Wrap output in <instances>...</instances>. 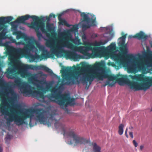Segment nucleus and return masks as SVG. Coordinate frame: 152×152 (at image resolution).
<instances>
[{
    "label": "nucleus",
    "instance_id": "cd10ccee",
    "mask_svg": "<svg viewBox=\"0 0 152 152\" xmlns=\"http://www.w3.org/2000/svg\"><path fill=\"white\" fill-rule=\"evenodd\" d=\"M10 91L7 92V94L8 95H9L10 94V92L11 93V95L12 96V97H10V98L12 100H14L15 99L17 98V94L15 92L14 90L12 88H10L9 89Z\"/></svg>",
    "mask_w": 152,
    "mask_h": 152
},
{
    "label": "nucleus",
    "instance_id": "f8f14e48",
    "mask_svg": "<svg viewBox=\"0 0 152 152\" xmlns=\"http://www.w3.org/2000/svg\"><path fill=\"white\" fill-rule=\"evenodd\" d=\"M28 64H23L21 66L19 65H14L10 67L7 69L9 74L15 73L17 70L18 71V73L20 76L24 78L27 77L31 75V73L28 70Z\"/></svg>",
    "mask_w": 152,
    "mask_h": 152
},
{
    "label": "nucleus",
    "instance_id": "a18cd8bd",
    "mask_svg": "<svg viewBox=\"0 0 152 152\" xmlns=\"http://www.w3.org/2000/svg\"><path fill=\"white\" fill-rule=\"evenodd\" d=\"M98 37L97 34L95 33L92 34L91 36V38L94 39Z\"/></svg>",
    "mask_w": 152,
    "mask_h": 152
},
{
    "label": "nucleus",
    "instance_id": "de8ad7c7",
    "mask_svg": "<svg viewBox=\"0 0 152 152\" xmlns=\"http://www.w3.org/2000/svg\"><path fill=\"white\" fill-rule=\"evenodd\" d=\"M53 16L54 18H55V15H53L52 14H50V15L49 16V17H48V20L49 19H50V18L52 17V16Z\"/></svg>",
    "mask_w": 152,
    "mask_h": 152
},
{
    "label": "nucleus",
    "instance_id": "680f3d73",
    "mask_svg": "<svg viewBox=\"0 0 152 152\" xmlns=\"http://www.w3.org/2000/svg\"><path fill=\"white\" fill-rule=\"evenodd\" d=\"M127 129H126L125 130V133L127 132Z\"/></svg>",
    "mask_w": 152,
    "mask_h": 152
},
{
    "label": "nucleus",
    "instance_id": "c85d7f7f",
    "mask_svg": "<svg viewBox=\"0 0 152 152\" xmlns=\"http://www.w3.org/2000/svg\"><path fill=\"white\" fill-rule=\"evenodd\" d=\"M106 49L109 51H112L115 50L116 49V44L115 43H112L110 45L107 47Z\"/></svg>",
    "mask_w": 152,
    "mask_h": 152
},
{
    "label": "nucleus",
    "instance_id": "37998d69",
    "mask_svg": "<svg viewBox=\"0 0 152 152\" xmlns=\"http://www.w3.org/2000/svg\"><path fill=\"white\" fill-rule=\"evenodd\" d=\"M2 105H10L7 102L6 99L5 98H4L2 99Z\"/></svg>",
    "mask_w": 152,
    "mask_h": 152
},
{
    "label": "nucleus",
    "instance_id": "c03bdc74",
    "mask_svg": "<svg viewBox=\"0 0 152 152\" xmlns=\"http://www.w3.org/2000/svg\"><path fill=\"white\" fill-rule=\"evenodd\" d=\"M80 39H79L78 37H76L73 41L75 44L79 45L81 44V43H80Z\"/></svg>",
    "mask_w": 152,
    "mask_h": 152
},
{
    "label": "nucleus",
    "instance_id": "412c9836",
    "mask_svg": "<svg viewBox=\"0 0 152 152\" xmlns=\"http://www.w3.org/2000/svg\"><path fill=\"white\" fill-rule=\"evenodd\" d=\"M31 94L26 95H24L25 96H30L31 95L34 98H35L37 99L39 98H42L43 96V93L42 92L39 91H38L36 90H35L33 91L32 90V88L31 86Z\"/></svg>",
    "mask_w": 152,
    "mask_h": 152
},
{
    "label": "nucleus",
    "instance_id": "393cba45",
    "mask_svg": "<svg viewBox=\"0 0 152 152\" xmlns=\"http://www.w3.org/2000/svg\"><path fill=\"white\" fill-rule=\"evenodd\" d=\"M43 98V102L47 104H49L51 101H53L52 97L51 94H50L48 95L44 96L42 97Z\"/></svg>",
    "mask_w": 152,
    "mask_h": 152
},
{
    "label": "nucleus",
    "instance_id": "e2e57ef3",
    "mask_svg": "<svg viewBox=\"0 0 152 152\" xmlns=\"http://www.w3.org/2000/svg\"><path fill=\"white\" fill-rule=\"evenodd\" d=\"M80 69V67H79L77 68V70H79Z\"/></svg>",
    "mask_w": 152,
    "mask_h": 152
},
{
    "label": "nucleus",
    "instance_id": "13d9d810",
    "mask_svg": "<svg viewBox=\"0 0 152 152\" xmlns=\"http://www.w3.org/2000/svg\"><path fill=\"white\" fill-rule=\"evenodd\" d=\"M72 36H71L70 37V39H71V41H72Z\"/></svg>",
    "mask_w": 152,
    "mask_h": 152
},
{
    "label": "nucleus",
    "instance_id": "7ed1b4c3",
    "mask_svg": "<svg viewBox=\"0 0 152 152\" xmlns=\"http://www.w3.org/2000/svg\"><path fill=\"white\" fill-rule=\"evenodd\" d=\"M141 57L142 56L140 55V58H141ZM144 57L146 58L144 61L141 58L135 60L136 59V56L131 55L130 58L126 60V67L128 72H136L137 68L139 70H145L146 68L152 67V54L149 53L147 55L145 54Z\"/></svg>",
    "mask_w": 152,
    "mask_h": 152
},
{
    "label": "nucleus",
    "instance_id": "79ce46f5",
    "mask_svg": "<svg viewBox=\"0 0 152 152\" xmlns=\"http://www.w3.org/2000/svg\"><path fill=\"white\" fill-rule=\"evenodd\" d=\"M4 20H5V23H9L13 19V17L12 16H8L4 17Z\"/></svg>",
    "mask_w": 152,
    "mask_h": 152
},
{
    "label": "nucleus",
    "instance_id": "09e8293b",
    "mask_svg": "<svg viewBox=\"0 0 152 152\" xmlns=\"http://www.w3.org/2000/svg\"><path fill=\"white\" fill-rule=\"evenodd\" d=\"M133 143L135 147H137L138 145V144L137 142L135 140H134L133 141Z\"/></svg>",
    "mask_w": 152,
    "mask_h": 152
},
{
    "label": "nucleus",
    "instance_id": "774afa93",
    "mask_svg": "<svg viewBox=\"0 0 152 152\" xmlns=\"http://www.w3.org/2000/svg\"><path fill=\"white\" fill-rule=\"evenodd\" d=\"M6 90L7 91V89H6Z\"/></svg>",
    "mask_w": 152,
    "mask_h": 152
},
{
    "label": "nucleus",
    "instance_id": "9d476101",
    "mask_svg": "<svg viewBox=\"0 0 152 152\" xmlns=\"http://www.w3.org/2000/svg\"><path fill=\"white\" fill-rule=\"evenodd\" d=\"M80 13V16L84 19L81 23V26L83 30H86L90 28L91 26H95L96 24V18L95 16L93 15L91 18L90 15L92 16L89 13L86 14L85 12H81L79 10H77Z\"/></svg>",
    "mask_w": 152,
    "mask_h": 152
},
{
    "label": "nucleus",
    "instance_id": "8fccbe9b",
    "mask_svg": "<svg viewBox=\"0 0 152 152\" xmlns=\"http://www.w3.org/2000/svg\"><path fill=\"white\" fill-rule=\"evenodd\" d=\"M129 134L131 137L133 138V132H129Z\"/></svg>",
    "mask_w": 152,
    "mask_h": 152
},
{
    "label": "nucleus",
    "instance_id": "49530a36",
    "mask_svg": "<svg viewBox=\"0 0 152 152\" xmlns=\"http://www.w3.org/2000/svg\"><path fill=\"white\" fill-rule=\"evenodd\" d=\"M41 19L43 21L45 22L46 20H48V17L47 16L43 17Z\"/></svg>",
    "mask_w": 152,
    "mask_h": 152
},
{
    "label": "nucleus",
    "instance_id": "9b49d317",
    "mask_svg": "<svg viewBox=\"0 0 152 152\" xmlns=\"http://www.w3.org/2000/svg\"><path fill=\"white\" fill-rule=\"evenodd\" d=\"M21 21H19L18 18L16 20L14 21L11 22V25L12 26V31L15 34L17 35L16 39H19L21 38H24L25 40L28 42V43L30 42L31 43L34 41V39L33 37H29L25 33L22 32L20 31H18V25L17 23H19Z\"/></svg>",
    "mask_w": 152,
    "mask_h": 152
},
{
    "label": "nucleus",
    "instance_id": "bb28decb",
    "mask_svg": "<svg viewBox=\"0 0 152 152\" xmlns=\"http://www.w3.org/2000/svg\"><path fill=\"white\" fill-rule=\"evenodd\" d=\"M144 33L142 31H140V33L136 34V35L134 36V38H137L139 40H142V39L144 40H146L148 38V36H145L144 37Z\"/></svg>",
    "mask_w": 152,
    "mask_h": 152
},
{
    "label": "nucleus",
    "instance_id": "69168bd1",
    "mask_svg": "<svg viewBox=\"0 0 152 152\" xmlns=\"http://www.w3.org/2000/svg\"><path fill=\"white\" fill-rule=\"evenodd\" d=\"M48 34V35H50V34Z\"/></svg>",
    "mask_w": 152,
    "mask_h": 152
},
{
    "label": "nucleus",
    "instance_id": "6e6552de",
    "mask_svg": "<svg viewBox=\"0 0 152 152\" xmlns=\"http://www.w3.org/2000/svg\"><path fill=\"white\" fill-rule=\"evenodd\" d=\"M64 89V88L62 86H59L57 88H54L51 91V95L53 99H55L53 100V102L56 103L63 108L65 102L66 95L62 94Z\"/></svg>",
    "mask_w": 152,
    "mask_h": 152
},
{
    "label": "nucleus",
    "instance_id": "39448f33",
    "mask_svg": "<svg viewBox=\"0 0 152 152\" xmlns=\"http://www.w3.org/2000/svg\"><path fill=\"white\" fill-rule=\"evenodd\" d=\"M105 65V62L101 61L98 63H96L93 68H90V66L87 65L85 68H83V71L86 72L88 73L96 74L99 75L98 76L99 80H103L104 79L108 78L109 81L115 80L117 77L116 76L109 75L108 72L102 66H104Z\"/></svg>",
    "mask_w": 152,
    "mask_h": 152
},
{
    "label": "nucleus",
    "instance_id": "c9c22d12",
    "mask_svg": "<svg viewBox=\"0 0 152 152\" xmlns=\"http://www.w3.org/2000/svg\"><path fill=\"white\" fill-rule=\"evenodd\" d=\"M45 25L44 23H41V25H40L38 27V29L37 30V31L38 30H39V29H40L41 31L43 33H47V32L46 31H45Z\"/></svg>",
    "mask_w": 152,
    "mask_h": 152
},
{
    "label": "nucleus",
    "instance_id": "5fc2aeb1",
    "mask_svg": "<svg viewBox=\"0 0 152 152\" xmlns=\"http://www.w3.org/2000/svg\"><path fill=\"white\" fill-rule=\"evenodd\" d=\"M134 36L133 37L132 35H129V36L128 38H129V39H131L133 37L134 38Z\"/></svg>",
    "mask_w": 152,
    "mask_h": 152
},
{
    "label": "nucleus",
    "instance_id": "f03ea898",
    "mask_svg": "<svg viewBox=\"0 0 152 152\" xmlns=\"http://www.w3.org/2000/svg\"><path fill=\"white\" fill-rule=\"evenodd\" d=\"M36 45L39 50L42 52V58L37 54L38 52L37 49L30 42L23 48H12V51L15 53V54L13 55V56L14 58L19 59L26 55L28 56L30 61L31 62H37L43 58L50 57V52L46 49L44 45L38 42L36 43Z\"/></svg>",
    "mask_w": 152,
    "mask_h": 152
},
{
    "label": "nucleus",
    "instance_id": "0e129e2a",
    "mask_svg": "<svg viewBox=\"0 0 152 152\" xmlns=\"http://www.w3.org/2000/svg\"><path fill=\"white\" fill-rule=\"evenodd\" d=\"M71 75V76H72V75Z\"/></svg>",
    "mask_w": 152,
    "mask_h": 152
},
{
    "label": "nucleus",
    "instance_id": "864d4df0",
    "mask_svg": "<svg viewBox=\"0 0 152 152\" xmlns=\"http://www.w3.org/2000/svg\"><path fill=\"white\" fill-rule=\"evenodd\" d=\"M143 148H144L143 146L142 145H140V150H142L143 149Z\"/></svg>",
    "mask_w": 152,
    "mask_h": 152
},
{
    "label": "nucleus",
    "instance_id": "bf43d9fd",
    "mask_svg": "<svg viewBox=\"0 0 152 152\" xmlns=\"http://www.w3.org/2000/svg\"><path fill=\"white\" fill-rule=\"evenodd\" d=\"M150 45H151V47H152V43L150 42Z\"/></svg>",
    "mask_w": 152,
    "mask_h": 152
},
{
    "label": "nucleus",
    "instance_id": "4be33fe9",
    "mask_svg": "<svg viewBox=\"0 0 152 152\" xmlns=\"http://www.w3.org/2000/svg\"><path fill=\"white\" fill-rule=\"evenodd\" d=\"M75 10L72 9H68L65 11L63 12L58 15V19L61 24L62 25L64 24L68 27H70V25H69V24L65 20V19L62 18H61V16L62 15H64L65 13H66V12L69 11L70 10Z\"/></svg>",
    "mask_w": 152,
    "mask_h": 152
},
{
    "label": "nucleus",
    "instance_id": "4468645a",
    "mask_svg": "<svg viewBox=\"0 0 152 152\" xmlns=\"http://www.w3.org/2000/svg\"><path fill=\"white\" fill-rule=\"evenodd\" d=\"M128 86L129 89L134 91L143 90L146 91L151 87L149 82H143L140 84L136 81L129 80Z\"/></svg>",
    "mask_w": 152,
    "mask_h": 152
},
{
    "label": "nucleus",
    "instance_id": "dca6fc26",
    "mask_svg": "<svg viewBox=\"0 0 152 152\" xmlns=\"http://www.w3.org/2000/svg\"><path fill=\"white\" fill-rule=\"evenodd\" d=\"M28 70L29 69L32 70H39L41 69L42 70L47 72L50 74L51 76L54 75L56 76V75L53 73V71L50 69L48 68V67L44 66H35L32 65H28Z\"/></svg>",
    "mask_w": 152,
    "mask_h": 152
},
{
    "label": "nucleus",
    "instance_id": "052dcab7",
    "mask_svg": "<svg viewBox=\"0 0 152 152\" xmlns=\"http://www.w3.org/2000/svg\"><path fill=\"white\" fill-rule=\"evenodd\" d=\"M133 128V127L132 126H131L129 128V129H132Z\"/></svg>",
    "mask_w": 152,
    "mask_h": 152
},
{
    "label": "nucleus",
    "instance_id": "423d86ee",
    "mask_svg": "<svg viewBox=\"0 0 152 152\" xmlns=\"http://www.w3.org/2000/svg\"><path fill=\"white\" fill-rule=\"evenodd\" d=\"M76 50L83 54L84 58L89 59L91 58L102 57L106 54L104 46L92 48L90 47L80 46L76 48Z\"/></svg>",
    "mask_w": 152,
    "mask_h": 152
},
{
    "label": "nucleus",
    "instance_id": "72a5a7b5",
    "mask_svg": "<svg viewBox=\"0 0 152 152\" xmlns=\"http://www.w3.org/2000/svg\"><path fill=\"white\" fill-rule=\"evenodd\" d=\"M39 26V23L37 21H35L33 23H31V25L29 26L31 28L34 29L35 31H37Z\"/></svg>",
    "mask_w": 152,
    "mask_h": 152
},
{
    "label": "nucleus",
    "instance_id": "f704fd0d",
    "mask_svg": "<svg viewBox=\"0 0 152 152\" xmlns=\"http://www.w3.org/2000/svg\"><path fill=\"white\" fill-rule=\"evenodd\" d=\"M6 24L4 17H0V31L3 28L4 25Z\"/></svg>",
    "mask_w": 152,
    "mask_h": 152
},
{
    "label": "nucleus",
    "instance_id": "ea45409f",
    "mask_svg": "<svg viewBox=\"0 0 152 152\" xmlns=\"http://www.w3.org/2000/svg\"><path fill=\"white\" fill-rule=\"evenodd\" d=\"M37 32V35L39 40H40L42 38L44 39L45 38V37L43 36L40 31L38 30Z\"/></svg>",
    "mask_w": 152,
    "mask_h": 152
},
{
    "label": "nucleus",
    "instance_id": "2eb2a0df",
    "mask_svg": "<svg viewBox=\"0 0 152 152\" xmlns=\"http://www.w3.org/2000/svg\"><path fill=\"white\" fill-rule=\"evenodd\" d=\"M71 68L67 67L64 68H63V73L64 75L66 78L67 81L65 83V84L67 85H72L76 84L77 81L75 80L74 78L69 76V74L67 73L70 70Z\"/></svg>",
    "mask_w": 152,
    "mask_h": 152
},
{
    "label": "nucleus",
    "instance_id": "f257e3e1",
    "mask_svg": "<svg viewBox=\"0 0 152 152\" xmlns=\"http://www.w3.org/2000/svg\"><path fill=\"white\" fill-rule=\"evenodd\" d=\"M61 28L58 30V37L59 38H63L66 41H63L61 40L58 42L56 45L57 49H56L54 46L55 41L53 39V43L50 40H48L47 44L49 43L50 45L49 47L50 48L52 53L54 54L58 58H61L63 56V53H65L66 56L68 58L77 61L82 57V56L78 54L77 50L72 49L73 45L69 43L68 40L69 37L66 33V30H64L61 31Z\"/></svg>",
    "mask_w": 152,
    "mask_h": 152
},
{
    "label": "nucleus",
    "instance_id": "f3484780",
    "mask_svg": "<svg viewBox=\"0 0 152 152\" xmlns=\"http://www.w3.org/2000/svg\"><path fill=\"white\" fill-rule=\"evenodd\" d=\"M131 78L133 80H136L138 81H144V82H149L151 87L152 86V78L149 77H145L144 75L141 74L138 75H130Z\"/></svg>",
    "mask_w": 152,
    "mask_h": 152
},
{
    "label": "nucleus",
    "instance_id": "a211bd4d",
    "mask_svg": "<svg viewBox=\"0 0 152 152\" xmlns=\"http://www.w3.org/2000/svg\"><path fill=\"white\" fill-rule=\"evenodd\" d=\"M10 42H7L5 43H3V41L2 43H0V45L2 46H5L7 48V51L9 54L10 58L12 61H14L15 59H17V58H15L13 56V55L15 54V53L12 51V48H16L12 47L10 46Z\"/></svg>",
    "mask_w": 152,
    "mask_h": 152
},
{
    "label": "nucleus",
    "instance_id": "3c124183",
    "mask_svg": "<svg viewBox=\"0 0 152 152\" xmlns=\"http://www.w3.org/2000/svg\"><path fill=\"white\" fill-rule=\"evenodd\" d=\"M78 30V27H76L75 28V29H74V31L75 32L77 31Z\"/></svg>",
    "mask_w": 152,
    "mask_h": 152
},
{
    "label": "nucleus",
    "instance_id": "a19ab883",
    "mask_svg": "<svg viewBox=\"0 0 152 152\" xmlns=\"http://www.w3.org/2000/svg\"><path fill=\"white\" fill-rule=\"evenodd\" d=\"M116 83V82L115 81H113L112 82L110 83V81L109 80L106 81L105 82V84L106 85H109V86H110L111 87H112L114 86L115 84Z\"/></svg>",
    "mask_w": 152,
    "mask_h": 152
},
{
    "label": "nucleus",
    "instance_id": "1a4fd4ad",
    "mask_svg": "<svg viewBox=\"0 0 152 152\" xmlns=\"http://www.w3.org/2000/svg\"><path fill=\"white\" fill-rule=\"evenodd\" d=\"M7 76L9 78L13 79L15 82L17 84L19 87L20 88V91L23 95H26L31 94V86L28 83L23 82H22V80L20 77H15L8 74Z\"/></svg>",
    "mask_w": 152,
    "mask_h": 152
},
{
    "label": "nucleus",
    "instance_id": "aec40b11",
    "mask_svg": "<svg viewBox=\"0 0 152 152\" xmlns=\"http://www.w3.org/2000/svg\"><path fill=\"white\" fill-rule=\"evenodd\" d=\"M111 57L115 61L117 62L121 60V63L124 61V59L121 56V54L119 50H117L114 52L112 54Z\"/></svg>",
    "mask_w": 152,
    "mask_h": 152
},
{
    "label": "nucleus",
    "instance_id": "5701e85b",
    "mask_svg": "<svg viewBox=\"0 0 152 152\" xmlns=\"http://www.w3.org/2000/svg\"><path fill=\"white\" fill-rule=\"evenodd\" d=\"M31 18L34 20H36L38 18V17L35 15L30 16L28 15H26L25 16H22L18 18V20L21 22H24L26 20H28Z\"/></svg>",
    "mask_w": 152,
    "mask_h": 152
},
{
    "label": "nucleus",
    "instance_id": "4d7b16f0",
    "mask_svg": "<svg viewBox=\"0 0 152 152\" xmlns=\"http://www.w3.org/2000/svg\"><path fill=\"white\" fill-rule=\"evenodd\" d=\"M107 85H106L105 84H104V85H102V86H103L104 87H105Z\"/></svg>",
    "mask_w": 152,
    "mask_h": 152
},
{
    "label": "nucleus",
    "instance_id": "4c0bfd02",
    "mask_svg": "<svg viewBox=\"0 0 152 152\" xmlns=\"http://www.w3.org/2000/svg\"><path fill=\"white\" fill-rule=\"evenodd\" d=\"M8 85V84L7 83L3 78H1L0 79V85L2 86L1 88L3 89H4L5 88L3 87V86H7Z\"/></svg>",
    "mask_w": 152,
    "mask_h": 152
},
{
    "label": "nucleus",
    "instance_id": "603ef678",
    "mask_svg": "<svg viewBox=\"0 0 152 152\" xmlns=\"http://www.w3.org/2000/svg\"><path fill=\"white\" fill-rule=\"evenodd\" d=\"M4 124V123L3 122H0V129L1 128L2 125Z\"/></svg>",
    "mask_w": 152,
    "mask_h": 152
},
{
    "label": "nucleus",
    "instance_id": "e433bc0d",
    "mask_svg": "<svg viewBox=\"0 0 152 152\" xmlns=\"http://www.w3.org/2000/svg\"><path fill=\"white\" fill-rule=\"evenodd\" d=\"M12 137V135L7 134L5 138V143L7 144H9Z\"/></svg>",
    "mask_w": 152,
    "mask_h": 152
},
{
    "label": "nucleus",
    "instance_id": "2f4dec72",
    "mask_svg": "<svg viewBox=\"0 0 152 152\" xmlns=\"http://www.w3.org/2000/svg\"><path fill=\"white\" fill-rule=\"evenodd\" d=\"M93 150L94 152H100L101 148L95 142L92 143Z\"/></svg>",
    "mask_w": 152,
    "mask_h": 152
},
{
    "label": "nucleus",
    "instance_id": "473e14b6",
    "mask_svg": "<svg viewBox=\"0 0 152 152\" xmlns=\"http://www.w3.org/2000/svg\"><path fill=\"white\" fill-rule=\"evenodd\" d=\"M50 20L49 19L47 20L46 27L48 31L50 32L53 30V27L52 25L50 23Z\"/></svg>",
    "mask_w": 152,
    "mask_h": 152
},
{
    "label": "nucleus",
    "instance_id": "338daca9",
    "mask_svg": "<svg viewBox=\"0 0 152 152\" xmlns=\"http://www.w3.org/2000/svg\"><path fill=\"white\" fill-rule=\"evenodd\" d=\"M151 111H152V109H151Z\"/></svg>",
    "mask_w": 152,
    "mask_h": 152
},
{
    "label": "nucleus",
    "instance_id": "6e6d98bb",
    "mask_svg": "<svg viewBox=\"0 0 152 152\" xmlns=\"http://www.w3.org/2000/svg\"><path fill=\"white\" fill-rule=\"evenodd\" d=\"M125 135H126V137H127V138H128V135L127 134V132H126V133H125Z\"/></svg>",
    "mask_w": 152,
    "mask_h": 152
},
{
    "label": "nucleus",
    "instance_id": "c756f323",
    "mask_svg": "<svg viewBox=\"0 0 152 152\" xmlns=\"http://www.w3.org/2000/svg\"><path fill=\"white\" fill-rule=\"evenodd\" d=\"M127 35V34H126L119 38L118 39L120 41L119 42L118 44L119 45L123 46L124 44Z\"/></svg>",
    "mask_w": 152,
    "mask_h": 152
},
{
    "label": "nucleus",
    "instance_id": "6ab92c4d",
    "mask_svg": "<svg viewBox=\"0 0 152 152\" xmlns=\"http://www.w3.org/2000/svg\"><path fill=\"white\" fill-rule=\"evenodd\" d=\"M65 102L64 104V107L62 108L61 107V108L64 109L65 107L66 111L67 112H69V110L67 108L68 105L73 106L75 104V100L73 99H71L70 97L68 95H65Z\"/></svg>",
    "mask_w": 152,
    "mask_h": 152
},
{
    "label": "nucleus",
    "instance_id": "58836bf2",
    "mask_svg": "<svg viewBox=\"0 0 152 152\" xmlns=\"http://www.w3.org/2000/svg\"><path fill=\"white\" fill-rule=\"evenodd\" d=\"M124 127V125L122 124H120L119 126L118 132L120 135H122L123 133Z\"/></svg>",
    "mask_w": 152,
    "mask_h": 152
},
{
    "label": "nucleus",
    "instance_id": "b1692460",
    "mask_svg": "<svg viewBox=\"0 0 152 152\" xmlns=\"http://www.w3.org/2000/svg\"><path fill=\"white\" fill-rule=\"evenodd\" d=\"M7 33V29L6 28L4 29L0 33V43H2L4 40L10 39L6 35Z\"/></svg>",
    "mask_w": 152,
    "mask_h": 152
},
{
    "label": "nucleus",
    "instance_id": "a878e982",
    "mask_svg": "<svg viewBox=\"0 0 152 152\" xmlns=\"http://www.w3.org/2000/svg\"><path fill=\"white\" fill-rule=\"evenodd\" d=\"M117 82L121 86H124L125 85H128L129 80L124 77H121L118 79Z\"/></svg>",
    "mask_w": 152,
    "mask_h": 152
},
{
    "label": "nucleus",
    "instance_id": "7c9ffc66",
    "mask_svg": "<svg viewBox=\"0 0 152 152\" xmlns=\"http://www.w3.org/2000/svg\"><path fill=\"white\" fill-rule=\"evenodd\" d=\"M10 38V40L9 42H10V44L11 43H14L17 46L20 45H24L25 46L26 45L23 42H16V40L15 39H11V38Z\"/></svg>",
    "mask_w": 152,
    "mask_h": 152
},
{
    "label": "nucleus",
    "instance_id": "20e7f679",
    "mask_svg": "<svg viewBox=\"0 0 152 152\" xmlns=\"http://www.w3.org/2000/svg\"><path fill=\"white\" fill-rule=\"evenodd\" d=\"M100 29L101 30L105 32L101 37L100 40L99 41L95 40L92 42L91 40L87 38L85 34H84L82 37L83 45L93 46L104 45L110 41L113 37L114 33L112 32V26H109L106 27H101Z\"/></svg>",
    "mask_w": 152,
    "mask_h": 152
},
{
    "label": "nucleus",
    "instance_id": "0eeeda50",
    "mask_svg": "<svg viewBox=\"0 0 152 152\" xmlns=\"http://www.w3.org/2000/svg\"><path fill=\"white\" fill-rule=\"evenodd\" d=\"M39 75L41 76H45V78H42L40 80H39L38 78V75L36 74L34 76H32L29 78L28 80L31 82L36 87L40 88L43 91H47L52 85L51 82H48L46 81V78L47 75L42 72H40Z\"/></svg>",
    "mask_w": 152,
    "mask_h": 152
},
{
    "label": "nucleus",
    "instance_id": "ddd939ff",
    "mask_svg": "<svg viewBox=\"0 0 152 152\" xmlns=\"http://www.w3.org/2000/svg\"><path fill=\"white\" fill-rule=\"evenodd\" d=\"M77 80L78 83H81L83 85L86 86V89H88L91 84L92 81L94 79V76L93 75H91L88 77L86 73H80L77 75L73 76Z\"/></svg>",
    "mask_w": 152,
    "mask_h": 152
}]
</instances>
